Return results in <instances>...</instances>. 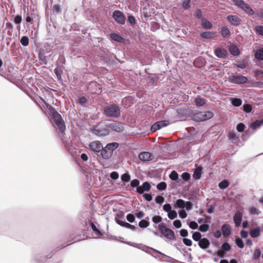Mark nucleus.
Returning <instances> with one entry per match:
<instances>
[{
	"instance_id": "1",
	"label": "nucleus",
	"mask_w": 263,
	"mask_h": 263,
	"mask_svg": "<svg viewBox=\"0 0 263 263\" xmlns=\"http://www.w3.org/2000/svg\"><path fill=\"white\" fill-rule=\"evenodd\" d=\"M50 115L52 117V123L53 126L56 129L57 132L61 134L62 137L65 135L64 132L65 129V125L61 115L53 108L51 107L49 109Z\"/></svg>"
},
{
	"instance_id": "2",
	"label": "nucleus",
	"mask_w": 263,
	"mask_h": 263,
	"mask_svg": "<svg viewBox=\"0 0 263 263\" xmlns=\"http://www.w3.org/2000/svg\"><path fill=\"white\" fill-rule=\"evenodd\" d=\"M119 146L117 142L108 143L105 147H102L101 155L104 159H109L112 155L114 151Z\"/></svg>"
},
{
	"instance_id": "3",
	"label": "nucleus",
	"mask_w": 263,
	"mask_h": 263,
	"mask_svg": "<svg viewBox=\"0 0 263 263\" xmlns=\"http://www.w3.org/2000/svg\"><path fill=\"white\" fill-rule=\"evenodd\" d=\"M104 113L107 117L118 118L120 116V109L116 104H111L104 108Z\"/></svg>"
},
{
	"instance_id": "4",
	"label": "nucleus",
	"mask_w": 263,
	"mask_h": 263,
	"mask_svg": "<svg viewBox=\"0 0 263 263\" xmlns=\"http://www.w3.org/2000/svg\"><path fill=\"white\" fill-rule=\"evenodd\" d=\"M213 116L211 111H198L193 114L192 119L196 122H202L211 119Z\"/></svg>"
},
{
	"instance_id": "5",
	"label": "nucleus",
	"mask_w": 263,
	"mask_h": 263,
	"mask_svg": "<svg viewBox=\"0 0 263 263\" xmlns=\"http://www.w3.org/2000/svg\"><path fill=\"white\" fill-rule=\"evenodd\" d=\"M106 122H101L99 125L92 129V132L98 136H105L109 134V130L105 125Z\"/></svg>"
},
{
	"instance_id": "6",
	"label": "nucleus",
	"mask_w": 263,
	"mask_h": 263,
	"mask_svg": "<svg viewBox=\"0 0 263 263\" xmlns=\"http://www.w3.org/2000/svg\"><path fill=\"white\" fill-rule=\"evenodd\" d=\"M159 230L160 233L170 240H175L176 237L174 232L170 229L167 228L163 223L159 225Z\"/></svg>"
},
{
	"instance_id": "7",
	"label": "nucleus",
	"mask_w": 263,
	"mask_h": 263,
	"mask_svg": "<svg viewBox=\"0 0 263 263\" xmlns=\"http://www.w3.org/2000/svg\"><path fill=\"white\" fill-rule=\"evenodd\" d=\"M102 143L100 141L96 140L89 143L88 149L91 153L98 155L99 153L101 154V151H102Z\"/></svg>"
},
{
	"instance_id": "8",
	"label": "nucleus",
	"mask_w": 263,
	"mask_h": 263,
	"mask_svg": "<svg viewBox=\"0 0 263 263\" xmlns=\"http://www.w3.org/2000/svg\"><path fill=\"white\" fill-rule=\"evenodd\" d=\"M104 125L108 128L109 130H112L117 132H121L124 129L123 124L121 122L116 121L106 122Z\"/></svg>"
},
{
	"instance_id": "9",
	"label": "nucleus",
	"mask_w": 263,
	"mask_h": 263,
	"mask_svg": "<svg viewBox=\"0 0 263 263\" xmlns=\"http://www.w3.org/2000/svg\"><path fill=\"white\" fill-rule=\"evenodd\" d=\"M235 5L239 8L244 10L246 13L250 15H252L254 13L253 9L250 6L242 0H233Z\"/></svg>"
},
{
	"instance_id": "10",
	"label": "nucleus",
	"mask_w": 263,
	"mask_h": 263,
	"mask_svg": "<svg viewBox=\"0 0 263 263\" xmlns=\"http://www.w3.org/2000/svg\"><path fill=\"white\" fill-rule=\"evenodd\" d=\"M229 80L232 83L237 84H245L248 80V78L245 76L234 74L230 76Z\"/></svg>"
},
{
	"instance_id": "11",
	"label": "nucleus",
	"mask_w": 263,
	"mask_h": 263,
	"mask_svg": "<svg viewBox=\"0 0 263 263\" xmlns=\"http://www.w3.org/2000/svg\"><path fill=\"white\" fill-rule=\"evenodd\" d=\"M123 215L124 213L122 212H120V213H117L116 217H115L116 222L121 227L134 231L136 229V227L135 226L132 225L125 221H122L118 217L119 216H122Z\"/></svg>"
},
{
	"instance_id": "12",
	"label": "nucleus",
	"mask_w": 263,
	"mask_h": 263,
	"mask_svg": "<svg viewBox=\"0 0 263 263\" xmlns=\"http://www.w3.org/2000/svg\"><path fill=\"white\" fill-rule=\"evenodd\" d=\"M112 17L120 25H124L126 17L123 13L120 10H115L112 13Z\"/></svg>"
},
{
	"instance_id": "13",
	"label": "nucleus",
	"mask_w": 263,
	"mask_h": 263,
	"mask_svg": "<svg viewBox=\"0 0 263 263\" xmlns=\"http://www.w3.org/2000/svg\"><path fill=\"white\" fill-rule=\"evenodd\" d=\"M52 255L53 253L51 252L47 255L43 257L40 253H36L34 255L33 259L34 261L39 263H46L48 262V259L51 258Z\"/></svg>"
},
{
	"instance_id": "14",
	"label": "nucleus",
	"mask_w": 263,
	"mask_h": 263,
	"mask_svg": "<svg viewBox=\"0 0 263 263\" xmlns=\"http://www.w3.org/2000/svg\"><path fill=\"white\" fill-rule=\"evenodd\" d=\"M242 214L243 213L242 211L238 210L235 213L233 217V221L235 223V227L237 228L240 226L242 218Z\"/></svg>"
},
{
	"instance_id": "15",
	"label": "nucleus",
	"mask_w": 263,
	"mask_h": 263,
	"mask_svg": "<svg viewBox=\"0 0 263 263\" xmlns=\"http://www.w3.org/2000/svg\"><path fill=\"white\" fill-rule=\"evenodd\" d=\"M227 20L233 26H238L241 24V18L235 15H229L227 16Z\"/></svg>"
},
{
	"instance_id": "16",
	"label": "nucleus",
	"mask_w": 263,
	"mask_h": 263,
	"mask_svg": "<svg viewBox=\"0 0 263 263\" xmlns=\"http://www.w3.org/2000/svg\"><path fill=\"white\" fill-rule=\"evenodd\" d=\"M139 158L143 162H147L152 160L154 158V156L152 154L149 152H144L139 154Z\"/></svg>"
},
{
	"instance_id": "17",
	"label": "nucleus",
	"mask_w": 263,
	"mask_h": 263,
	"mask_svg": "<svg viewBox=\"0 0 263 263\" xmlns=\"http://www.w3.org/2000/svg\"><path fill=\"white\" fill-rule=\"evenodd\" d=\"M215 54L218 58L226 59L228 56L227 51L223 49L218 48L215 50Z\"/></svg>"
},
{
	"instance_id": "18",
	"label": "nucleus",
	"mask_w": 263,
	"mask_h": 263,
	"mask_svg": "<svg viewBox=\"0 0 263 263\" xmlns=\"http://www.w3.org/2000/svg\"><path fill=\"white\" fill-rule=\"evenodd\" d=\"M221 232L223 237H228L231 233V228L229 224H224L221 227Z\"/></svg>"
},
{
	"instance_id": "19",
	"label": "nucleus",
	"mask_w": 263,
	"mask_h": 263,
	"mask_svg": "<svg viewBox=\"0 0 263 263\" xmlns=\"http://www.w3.org/2000/svg\"><path fill=\"white\" fill-rule=\"evenodd\" d=\"M151 185L149 182L145 181L142 185L140 186V187L138 189V193L139 194H143L144 191H148L151 189Z\"/></svg>"
},
{
	"instance_id": "20",
	"label": "nucleus",
	"mask_w": 263,
	"mask_h": 263,
	"mask_svg": "<svg viewBox=\"0 0 263 263\" xmlns=\"http://www.w3.org/2000/svg\"><path fill=\"white\" fill-rule=\"evenodd\" d=\"M203 167L201 165H196V167L194 171L193 177L195 179H199L201 176V172Z\"/></svg>"
},
{
	"instance_id": "21",
	"label": "nucleus",
	"mask_w": 263,
	"mask_h": 263,
	"mask_svg": "<svg viewBox=\"0 0 263 263\" xmlns=\"http://www.w3.org/2000/svg\"><path fill=\"white\" fill-rule=\"evenodd\" d=\"M198 245L201 249H205L209 247L210 241L206 238H201L198 241Z\"/></svg>"
},
{
	"instance_id": "22",
	"label": "nucleus",
	"mask_w": 263,
	"mask_h": 263,
	"mask_svg": "<svg viewBox=\"0 0 263 263\" xmlns=\"http://www.w3.org/2000/svg\"><path fill=\"white\" fill-rule=\"evenodd\" d=\"M261 250L260 248H256L253 253L252 259L255 261H258L261 256Z\"/></svg>"
},
{
	"instance_id": "23",
	"label": "nucleus",
	"mask_w": 263,
	"mask_h": 263,
	"mask_svg": "<svg viewBox=\"0 0 263 263\" xmlns=\"http://www.w3.org/2000/svg\"><path fill=\"white\" fill-rule=\"evenodd\" d=\"M248 63V60L247 58L243 59L242 61H237L235 64L238 68L243 69L246 68Z\"/></svg>"
},
{
	"instance_id": "24",
	"label": "nucleus",
	"mask_w": 263,
	"mask_h": 263,
	"mask_svg": "<svg viewBox=\"0 0 263 263\" xmlns=\"http://www.w3.org/2000/svg\"><path fill=\"white\" fill-rule=\"evenodd\" d=\"M201 26L205 29H211L213 27L212 23L206 18L202 19Z\"/></svg>"
},
{
	"instance_id": "25",
	"label": "nucleus",
	"mask_w": 263,
	"mask_h": 263,
	"mask_svg": "<svg viewBox=\"0 0 263 263\" xmlns=\"http://www.w3.org/2000/svg\"><path fill=\"white\" fill-rule=\"evenodd\" d=\"M263 124V119L260 120H256L253 122L251 125L250 127L254 130H255L260 127Z\"/></svg>"
},
{
	"instance_id": "26",
	"label": "nucleus",
	"mask_w": 263,
	"mask_h": 263,
	"mask_svg": "<svg viewBox=\"0 0 263 263\" xmlns=\"http://www.w3.org/2000/svg\"><path fill=\"white\" fill-rule=\"evenodd\" d=\"M250 236L253 238H256L260 234V228L257 227L255 229H251L250 232Z\"/></svg>"
},
{
	"instance_id": "27",
	"label": "nucleus",
	"mask_w": 263,
	"mask_h": 263,
	"mask_svg": "<svg viewBox=\"0 0 263 263\" xmlns=\"http://www.w3.org/2000/svg\"><path fill=\"white\" fill-rule=\"evenodd\" d=\"M110 37L111 40L118 42H122L123 41V38L119 34L112 33L110 34Z\"/></svg>"
},
{
	"instance_id": "28",
	"label": "nucleus",
	"mask_w": 263,
	"mask_h": 263,
	"mask_svg": "<svg viewBox=\"0 0 263 263\" xmlns=\"http://www.w3.org/2000/svg\"><path fill=\"white\" fill-rule=\"evenodd\" d=\"M230 52L234 56L238 55L240 53L239 49L234 45L230 46L229 47Z\"/></svg>"
},
{
	"instance_id": "29",
	"label": "nucleus",
	"mask_w": 263,
	"mask_h": 263,
	"mask_svg": "<svg viewBox=\"0 0 263 263\" xmlns=\"http://www.w3.org/2000/svg\"><path fill=\"white\" fill-rule=\"evenodd\" d=\"M214 32L211 31H207L204 32L200 33V36L203 39H211L213 35L214 34Z\"/></svg>"
},
{
	"instance_id": "30",
	"label": "nucleus",
	"mask_w": 263,
	"mask_h": 263,
	"mask_svg": "<svg viewBox=\"0 0 263 263\" xmlns=\"http://www.w3.org/2000/svg\"><path fill=\"white\" fill-rule=\"evenodd\" d=\"M140 181L138 179H134L130 182L131 186L136 189V191L138 192V189L140 187Z\"/></svg>"
},
{
	"instance_id": "31",
	"label": "nucleus",
	"mask_w": 263,
	"mask_h": 263,
	"mask_svg": "<svg viewBox=\"0 0 263 263\" xmlns=\"http://www.w3.org/2000/svg\"><path fill=\"white\" fill-rule=\"evenodd\" d=\"M221 34L223 37H228L230 35V31L227 27H222L221 28Z\"/></svg>"
},
{
	"instance_id": "32",
	"label": "nucleus",
	"mask_w": 263,
	"mask_h": 263,
	"mask_svg": "<svg viewBox=\"0 0 263 263\" xmlns=\"http://www.w3.org/2000/svg\"><path fill=\"white\" fill-rule=\"evenodd\" d=\"M176 205L180 209H184L185 206V202L182 199L179 198L176 201Z\"/></svg>"
},
{
	"instance_id": "33",
	"label": "nucleus",
	"mask_w": 263,
	"mask_h": 263,
	"mask_svg": "<svg viewBox=\"0 0 263 263\" xmlns=\"http://www.w3.org/2000/svg\"><path fill=\"white\" fill-rule=\"evenodd\" d=\"M121 180L124 183L128 182L130 180V176L126 172L121 176Z\"/></svg>"
},
{
	"instance_id": "34",
	"label": "nucleus",
	"mask_w": 263,
	"mask_h": 263,
	"mask_svg": "<svg viewBox=\"0 0 263 263\" xmlns=\"http://www.w3.org/2000/svg\"><path fill=\"white\" fill-rule=\"evenodd\" d=\"M22 16H21V15H16V16H15V17L14 18V22L17 25V28L18 29H20V25L22 22Z\"/></svg>"
},
{
	"instance_id": "35",
	"label": "nucleus",
	"mask_w": 263,
	"mask_h": 263,
	"mask_svg": "<svg viewBox=\"0 0 263 263\" xmlns=\"http://www.w3.org/2000/svg\"><path fill=\"white\" fill-rule=\"evenodd\" d=\"M255 56L257 59L263 60V48L258 49L256 52Z\"/></svg>"
},
{
	"instance_id": "36",
	"label": "nucleus",
	"mask_w": 263,
	"mask_h": 263,
	"mask_svg": "<svg viewBox=\"0 0 263 263\" xmlns=\"http://www.w3.org/2000/svg\"><path fill=\"white\" fill-rule=\"evenodd\" d=\"M195 102L197 106L200 107L204 104L205 100L203 98H197L195 99Z\"/></svg>"
},
{
	"instance_id": "37",
	"label": "nucleus",
	"mask_w": 263,
	"mask_h": 263,
	"mask_svg": "<svg viewBox=\"0 0 263 263\" xmlns=\"http://www.w3.org/2000/svg\"><path fill=\"white\" fill-rule=\"evenodd\" d=\"M229 138L233 142H236L238 140V137L236 136L234 132H231L229 134Z\"/></svg>"
},
{
	"instance_id": "38",
	"label": "nucleus",
	"mask_w": 263,
	"mask_h": 263,
	"mask_svg": "<svg viewBox=\"0 0 263 263\" xmlns=\"http://www.w3.org/2000/svg\"><path fill=\"white\" fill-rule=\"evenodd\" d=\"M149 225V222L146 219H143L139 222V226L141 228H147Z\"/></svg>"
},
{
	"instance_id": "39",
	"label": "nucleus",
	"mask_w": 263,
	"mask_h": 263,
	"mask_svg": "<svg viewBox=\"0 0 263 263\" xmlns=\"http://www.w3.org/2000/svg\"><path fill=\"white\" fill-rule=\"evenodd\" d=\"M167 216L170 219L173 220L177 217V213L175 210H172L167 213Z\"/></svg>"
},
{
	"instance_id": "40",
	"label": "nucleus",
	"mask_w": 263,
	"mask_h": 263,
	"mask_svg": "<svg viewBox=\"0 0 263 263\" xmlns=\"http://www.w3.org/2000/svg\"><path fill=\"white\" fill-rule=\"evenodd\" d=\"M192 238L194 240L199 241L201 239V234L198 232H193Z\"/></svg>"
},
{
	"instance_id": "41",
	"label": "nucleus",
	"mask_w": 263,
	"mask_h": 263,
	"mask_svg": "<svg viewBox=\"0 0 263 263\" xmlns=\"http://www.w3.org/2000/svg\"><path fill=\"white\" fill-rule=\"evenodd\" d=\"M235 242L238 248L242 249L244 247V243L240 238L237 237L235 239Z\"/></svg>"
},
{
	"instance_id": "42",
	"label": "nucleus",
	"mask_w": 263,
	"mask_h": 263,
	"mask_svg": "<svg viewBox=\"0 0 263 263\" xmlns=\"http://www.w3.org/2000/svg\"><path fill=\"white\" fill-rule=\"evenodd\" d=\"M232 103L235 106H239L242 103L241 99L238 98H232Z\"/></svg>"
},
{
	"instance_id": "43",
	"label": "nucleus",
	"mask_w": 263,
	"mask_h": 263,
	"mask_svg": "<svg viewBox=\"0 0 263 263\" xmlns=\"http://www.w3.org/2000/svg\"><path fill=\"white\" fill-rule=\"evenodd\" d=\"M249 212L251 215H258L260 213L259 211L255 207H251L249 209Z\"/></svg>"
},
{
	"instance_id": "44",
	"label": "nucleus",
	"mask_w": 263,
	"mask_h": 263,
	"mask_svg": "<svg viewBox=\"0 0 263 263\" xmlns=\"http://www.w3.org/2000/svg\"><path fill=\"white\" fill-rule=\"evenodd\" d=\"M90 227L93 231L98 236L101 235V233L100 230L97 228L96 225L92 222H90Z\"/></svg>"
},
{
	"instance_id": "45",
	"label": "nucleus",
	"mask_w": 263,
	"mask_h": 263,
	"mask_svg": "<svg viewBox=\"0 0 263 263\" xmlns=\"http://www.w3.org/2000/svg\"><path fill=\"white\" fill-rule=\"evenodd\" d=\"M20 42L22 45L26 46L29 44V38L27 36H23L22 37Z\"/></svg>"
},
{
	"instance_id": "46",
	"label": "nucleus",
	"mask_w": 263,
	"mask_h": 263,
	"mask_svg": "<svg viewBox=\"0 0 263 263\" xmlns=\"http://www.w3.org/2000/svg\"><path fill=\"white\" fill-rule=\"evenodd\" d=\"M229 185V182L227 180H223L219 183V187L221 189H224Z\"/></svg>"
},
{
	"instance_id": "47",
	"label": "nucleus",
	"mask_w": 263,
	"mask_h": 263,
	"mask_svg": "<svg viewBox=\"0 0 263 263\" xmlns=\"http://www.w3.org/2000/svg\"><path fill=\"white\" fill-rule=\"evenodd\" d=\"M209 225L208 224L205 223L199 226V230L202 232H205L209 230Z\"/></svg>"
},
{
	"instance_id": "48",
	"label": "nucleus",
	"mask_w": 263,
	"mask_h": 263,
	"mask_svg": "<svg viewBox=\"0 0 263 263\" xmlns=\"http://www.w3.org/2000/svg\"><path fill=\"white\" fill-rule=\"evenodd\" d=\"M166 184L165 182H161L158 184L157 188L159 191H163L166 189Z\"/></svg>"
},
{
	"instance_id": "49",
	"label": "nucleus",
	"mask_w": 263,
	"mask_h": 263,
	"mask_svg": "<svg viewBox=\"0 0 263 263\" xmlns=\"http://www.w3.org/2000/svg\"><path fill=\"white\" fill-rule=\"evenodd\" d=\"M170 178L171 180L176 181L178 178V175L176 171H173L170 174Z\"/></svg>"
},
{
	"instance_id": "50",
	"label": "nucleus",
	"mask_w": 263,
	"mask_h": 263,
	"mask_svg": "<svg viewBox=\"0 0 263 263\" xmlns=\"http://www.w3.org/2000/svg\"><path fill=\"white\" fill-rule=\"evenodd\" d=\"M243 110L247 112L250 113L251 112L252 110V107L251 105L249 104H245L243 105Z\"/></svg>"
},
{
	"instance_id": "51",
	"label": "nucleus",
	"mask_w": 263,
	"mask_h": 263,
	"mask_svg": "<svg viewBox=\"0 0 263 263\" xmlns=\"http://www.w3.org/2000/svg\"><path fill=\"white\" fill-rule=\"evenodd\" d=\"M157 123L159 127V129L166 126L168 124V121H160L157 122Z\"/></svg>"
},
{
	"instance_id": "52",
	"label": "nucleus",
	"mask_w": 263,
	"mask_h": 263,
	"mask_svg": "<svg viewBox=\"0 0 263 263\" xmlns=\"http://www.w3.org/2000/svg\"><path fill=\"white\" fill-rule=\"evenodd\" d=\"M221 248L225 251H229L231 248V246L227 242L223 243L221 245Z\"/></svg>"
},
{
	"instance_id": "53",
	"label": "nucleus",
	"mask_w": 263,
	"mask_h": 263,
	"mask_svg": "<svg viewBox=\"0 0 263 263\" xmlns=\"http://www.w3.org/2000/svg\"><path fill=\"white\" fill-rule=\"evenodd\" d=\"M189 226L191 229L193 230L197 229L198 227L197 223L194 221H190L189 223Z\"/></svg>"
},
{
	"instance_id": "54",
	"label": "nucleus",
	"mask_w": 263,
	"mask_h": 263,
	"mask_svg": "<svg viewBox=\"0 0 263 263\" xmlns=\"http://www.w3.org/2000/svg\"><path fill=\"white\" fill-rule=\"evenodd\" d=\"M162 220V217L160 216H154L152 218V221L155 223H158Z\"/></svg>"
},
{
	"instance_id": "55",
	"label": "nucleus",
	"mask_w": 263,
	"mask_h": 263,
	"mask_svg": "<svg viewBox=\"0 0 263 263\" xmlns=\"http://www.w3.org/2000/svg\"><path fill=\"white\" fill-rule=\"evenodd\" d=\"M255 31L257 34L263 35V26H257Z\"/></svg>"
},
{
	"instance_id": "56",
	"label": "nucleus",
	"mask_w": 263,
	"mask_h": 263,
	"mask_svg": "<svg viewBox=\"0 0 263 263\" xmlns=\"http://www.w3.org/2000/svg\"><path fill=\"white\" fill-rule=\"evenodd\" d=\"M163 209L164 211L168 213L172 211V206L170 204L167 203L163 205Z\"/></svg>"
},
{
	"instance_id": "57",
	"label": "nucleus",
	"mask_w": 263,
	"mask_h": 263,
	"mask_svg": "<svg viewBox=\"0 0 263 263\" xmlns=\"http://www.w3.org/2000/svg\"><path fill=\"white\" fill-rule=\"evenodd\" d=\"M181 178L182 179H183L184 181H187L190 179V175L188 173H183L181 176Z\"/></svg>"
},
{
	"instance_id": "58",
	"label": "nucleus",
	"mask_w": 263,
	"mask_h": 263,
	"mask_svg": "<svg viewBox=\"0 0 263 263\" xmlns=\"http://www.w3.org/2000/svg\"><path fill=\"white\" fill-rule=\"evenodd\" d=\"M245 125L243 123H240L237 124L236 128L239 132H242L245 129Z\"/></svg>"
},
{
	"instance_id": "59",
	"label": "nucleus",
	"mask_w": 263,
	"mask_h": 263,
	"mask_svg": "<svg viewBox=\"0 0 263 263\" xmlns=\"http://www.w3.org/2000/svg\"><path fill=\"white\" fill-rule=\"evenodd\" d=\"M126 219L129 222H133L135 221V217L133 214L130 213L127 215Z\"/></svg>"
},
{
	"instance_id": "60",
	"label": "nucleus",
	"mask_w": 263,
	"mask_h": 263,
	"mask_svg": "<svg viewBox=\"0 0 263 263\" xmlns=\"http://www.w3.org/2000/svg\"><path fill=\"white\" fill-rule=\"evenodd\" d=\"M183 242L185 245H186V246H188V247H190L192 245V240L191 239L186 238H183Z\"/></svg>"
},
{
	"instance_id": "61",
	"label": "nucleus",
	"mask_w": 263,
	"mask_h": 263,
	"mask_svg": "<svg viewBox=\"0 0 263 263\" xmlns=\"http://www.w3.org/2000/svg\"><path fill=\"white\" fill-rule=\"evenodd\" d=\"M128 22L132 25H134L136 24V20L135 17L133 15H129L128 17Z\"/></svg>"
},
{
	"instance_id": "62",
	"label": "nucleus",
	"mask_w": 263,
	"mask_h": 263,
	"mask_svg": "<svg viewBox=\"0 0 263 263\" xmlns=\"http://www.w3.org/2000/svg\"><path fill=\"white\" fill-rule=\"evenodd\" d=\"M190 0H184L182 3V7L186 9L190 7Z\"/></svg>"
},
{
	"instance_id": "63",
	"label": "nucleus",
	"mask_w": 263,
	"mask_h": 263,
	"mask_svg": "<svg viewBox=\"0 0 263 263\" xmlns=\"http://www.w3.org/2000/svg\"><path fill=\"white\" fill-rule=\"evenodd\" d=\"M61 11V8L60 6L55 5L52 7V11L54 13H59Z\"/></svg>"
},
{
	"instance_id": "64",
	"label": "nucleus",
	"mask_w": 263,
	"mask_h": 263,
	"mask_svg": "<svg viewBox=\"0 0 263 263\" xmlns=\"http://www.w3.org/2000/svg\"><path fill=\"white\" fill-rule=\"evenodd\" d=\"M110 177L113 180H117L119 178V174L116 172H113L110 173Z\"/></svg>"
}]
</instances>
